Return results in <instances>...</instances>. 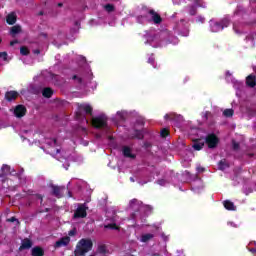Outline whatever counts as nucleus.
<instances>
[{"label": "nucleus", "instance_id": "nucleus-1", "mask_svg": "<svg viewBox=\"0 0 256 256\" xmlns=\"http://www.w3.org/2000/svg\"><path fill=\"white\" fill-rule=\"evenodd\" d=\"M93 250V241L89 238H82L76 245L74 256H85Z\"/></svg>", "mask_w": 256, "mask_h": 256}, {"label": "nucleus", "instance_id": "nucleus-2", "mask_svg": "<svg viewBox=\"0 0 256 256\" xmlns=\"http://www.w3.org/2000/svg\"><path fill=\"white\" fill-rule=\"evenodd\" d=\"M107 116L105 115H99L92 118V126H94L95 129H107Z\"/></svg>", "mask_w": 256, "mask_h": 256}, {"label": "nucleus", "instance_id": "nucleus-3", "mask_svg": "<svg viewBox=\"0 0 256 256\" xmlns=\"http://www.w3.org/2000/svg\"><path fill=\"white\" fill-rule=\"evenodd\" d=\"M208 149H215L219 145V137L215 133L208 134L205 138Z\"/></svg>", "mask_w": 256, "mask_h": 256}, {"label": "nucleus", "instance_id": "nucleus-4", "mask_svg": "<svg viewBox=\"0 0 256 256\" xmlns=\"http://www.w3.org/2000/svg\"><path fill=\"white\" fill-rule=\"evenodd\" d=\"M225 29V20H210V30L212 33H219Z\"/></svg>", "mask_w": 256, "mask_h": 256}, {"label": "nucleus", "instance_id": "nucleus-5", "mask_svg": "<svg viewBox=\"0 0 256 256\" xmlns=\"http://www.w3.org/2000/svg\"><path fill=\"white\" fill-rule=\"evenodd\" d=\"M78 109L79 111L76 112L77 119H82V117H85L83 114H81L82 111H84L86 115H93V107H91L89 104H80L78 105Z\"/></svg>", "mask_w": 256, "mask_h": 256}, {"label": "nucleus", "instance_id": "nucleus-6", "mask_svg": "<svg viewBox=\"0 0 256 256\" xmlns=\"http://www.w3.org/2000/svg\"><path fill=\"white\" fill-rule=\"evenodd\" d=\"M87 209L85 204H80L74 212V219H85L87 217Z\"/></svg>", "mask_w": 256, "mask_h": 256}, {"label": "nucleus", "instance_id": "nucleus-7", "mask_svg": "<svg viewBox=\"0 0 256 256\" xmlns=\"http://www.w3.org/2000/svg\"><path fill=\"white\" fill-rule=\"evenodd\" d=\"M147 14L150 16L151 21H153L155 25H161V23H163V18L155 10L148 9Z\"/></svg>", "mask_w": 256, "mask_h": 256}, {"label": "nucleus", "instance_id": "nucleus-8", "mask_svg": "<svg viewBox=\"0 0 256 256\" xmlns=\"http://www.w3.org/2000/svg\"><path fill=\"white\" fill-rule=\"evenodd\" d=\"M50 188L52 189L51 195H53V197H56L57 199L63 198V191H65V186L50 184Z\"/></svg>", "mask_w": 256, "mask_h": 256}, {"label": "nucleus", "instance_id": "nucleus-9", "mask_svg": "<svg viewBox=\"0 0 256 256\" xmlns=\"http://www.w3.org/2000/svg\"><path fill=\"white\" fill-rule=\"evenodd\" d=\"M14 115L18 119H21V117H25V115H27V108L23 105H17L14 109Z\"/></svg>", "mask_w": 256, "mask_h": 256}, {"label": "nucleus", "instance_id": "nucleus-10", "mask_svg": "<svg viewBox=\"0 0 256 256\" xmlns=\"http://www.w3.org/2000/svg\"><path fill=\"white\" fill-rule=\"evenodd\" d=\"M6 175H17V177H19V174H17L15 170L11 171V166L3 164L1 168L0 177H6Z\"/></svg>", "mask_w": 256, "mask_h": 256}, {"label": "nucleus", "instance_id": "nucleus-11", "mask_svg": "<svg viewBox=\"0 0 256 256\" xmlns=\"http://www.w3.org/2000/svg\"><path fill=\"white\" fill-rule=\"evenodd\" d=\"M71 242V238L69 236L66 237H62L60 240H58L55 243V247L59 248V247H67V245H69V243Z\"/></svg>", "mask_w": 256, "mask_h": 256}, {"label": "nucleus", "instance_id": "nucleus-12", "mask_svg": "<svg viewBox=\"0 0 256 256\" xmlns=\"http://www.w3.org/2000/svg\"><path fill=\"white\" fill-rule=\"evenodd\" d=\"M17 97H19V92L15 91V90H11V91H7L5 93V99L6 101H15V99H17Z\"/></svg>", "mask_w": 256, "mask_h": 256}, {"label": "nucleus", "instance_id": "nucleus-13", "mask_svg": "<svg viewBox=\"0 0 256 256\" xmlns=\"http://www.w3.org/2000/svg\"><path fill=\"white\" fill-rule=\"evenodd\" d=\"M33 247V242L29 238H25L22 240V243L19 247V251H23L25 249H31Z\"/></svg>", "mask_w": 256, "mask_h": 256}, {"label": "nucleus", "instance_id": "nucleus-14", "mask_svg": "<svg viewBox=\"0 0 256 256\" xmlns=\"http://www.w3.org/2000/svg\"><path fill=\"white\" fill-rule=\"evenodd\" d=\"M122 153L124 157H127L128 159H136L137 155L131 153V148L129 146H124L122 148Z\"/></svg>", "mask_w": 256, "mask_h": 256}, {"label": "nucleus", "instance_id": "nucleus-15", "mask_svg": "<svg viewBox=\"0 0 256 256\" xmlns=\"http://www.w3.org/2000/svg\"><path fill=\"white\" fill-rule=\"evenodd\" d=\"M6 23L8 25H15L17 23V15L14 12H11L6 17Z\"/></svg>", "mask_w": 256, "mask_h": 256}, {"label": "nucleus", "instance_id": "nucleus-16", "mask_svg": "<svg viewBox=\"0 0 256 256\" xmlns=\"http://www.w3.org/2000/svg\"><path fill=\"white\" fill-rule=\"evenodd\" d=\"M246 85L248 87H251V88L256 87V77H255V75H249V76L246 77Z\"/></svg>", "mask_w": 256, "mask_h": 256}, {"label": "nucleus", "instance_id": "nucleus-17", "mask_svg": "<svg viewBox=\"0 0 256 256\" xmlns=\"http://www.w3.org/2000/svg\"><path fill=\"white\" fill-rule=\"evenodd\" d=\"M31 255L32 256H44L45 250H43L40 246H35L34 248H32Z\"/></svg>", "mask_w": 256, "mask_h": 256}, {"label": "nucleus", "instance_id": "nucleus-18", "mask_svg": "<svg viewBox=\"0 0 256 256\" xmlns=\"http://www.w3.org/2000/svg\"><path fill=\"white\" fill-rule=\"evenodd\" d=\"M225 209L227 211H237V206L231 200H225Z\"/></svg>", "mask_w": 256, "mask_h": 256}, {"label": "nucleus", "instance_id": "nucleus-19", "mask_svg": "<svg viewBox=\"0 0 256 256\" xmlns=\"http://www.w3.org/2000/svg\"><path fill=\"white\" fill-rule=\"evenodd\" d=\"M42 95L46 99H51V97H53V89H51L49 87L44 88L42 91Z\"/></svg>", "mask_w": 256, "mask_h": 256}, {"label": "nucleus", "instance_id": "nucleus-20", "mask_svg": "<svg viewBox=\"0 0 256 256\" xmlns=\"http://www.w3.org/2000/svg\"><path fill=\"white\" fill-rule=\"evenodd\" d=\"M204 145H205V142H202L201 140H195L193 144V149H195V151H201Z\"/></svg>", "mask_w": 256, "mask_h": 256}, {"label": "nucleus", "instance_id": "nucleus-21", "mask_svg": "<svg viewBox=\"0 0 256 256\" xmlns=\"http://www.w3.org/2000/svg\"><path fill=\"white\" fill-rule=\"evenodd\" d=\"M18 33H21V26L20 25L12 26L10 29V35H12V37H15V35H18Z\"/></svg>", "mask_w": 256, "mask_h": 256}, {"label": "nucleus", "instance_id": "nucleus-22", "mask_svg": "<svg viewBox=\"0 0 256 256\" xmlns=\"http://www.w3.org/2000/svg\"><path fill=\"white\" fill-rule=\"evenodd\" d=\"M145 138V135H143V131L141 130H135L134 131V134L132 136V139H139V140H142Z\"/></svg>", "mask_w": 256, "mask_h": 256}, {"label": "nucleus", "instance_id": "nucleus-23", "mask_svg": "<svg viewBox=\"0 0 256 256\" xmlns=\"http://www.w3.org/2000/svg\"><path fill=\"white\" fill-rule=\"evenodd\" d=\"M105 229H111L112 231H119V226L115 223H110L104 226Z\"/></svg>", "mask_w": 256, "mask_h": 256}, {"label": "nucleus", "instance_id": "nucleus-24", "mask_svg": "<svg viewBox=\"0 0 256 256\" xmlns=\"http://www.w3.org/2000/svg\"><path fill=\"white\" fill-rule=\"evenodd\" d=\"M153 239V234H144L141 237L142 243H147V241H151Z\"/></svg>", "mask_w": 256, "mask_h": 256}, {"label": "nucleus", "instance_id": "nucleus-25", "mask_svg": "<svg viewBox=\"0 0 256 256\" xmlns=\"http://www.w3.org/2000/svg\"><path fill=\"white\" fill-rule=\"evenodd\" d=\"M170 133H169V129L167 128H163L160 131V136L162 137V139H167V137H169Z\"/></svg>", "mask_w": 256, "mask_h": 256}, {"label": "nucleus", "instance_id": "nucleus-26", "mask_svg": "<svg viewBox=\"0 0 256 256\" xmlns=\"http://www.w3.org/2000/svg\"><path fill=\"white\" fill-rule=\"evenodd\" d=\"M30 51L29 48H27V46H22L20 47V54L23 56H27L29 55Z\"/></svg>", "mask_w": 256, "mask_h": 256}, {"label": "nucleus", "instance_id": "nucleus-27", "mask_svg": "<svg viewBox=\"0 0 256 256\" xmlns=\"http://www.w3.org/2000/svg\"><path fill=\"white\" fill-rule=\"evenodd\" d=\"M147 63L153 66L154 69H159V67H157V65L155 64V57L150 56L147 60Z\"/></svg>", "mask_w": 256, "mask_h": 256}, {"label": "nucleus", "instance_id": "nucleus-28", "mask_svg": "<svg viewBox=\"0 0 256 256\" xmlns=\"http://www.w3.org/2000/svg\"><path fill=\"white\" fill-rule=\"evenodd\" d=\"M239 149H241V145L239 144V142L232 140V150L239 151Z\"/></svg>", "mask_w": 256, "mask_h": 256}, {"label": "nucleus", "instance_id": "nucleus-29", "mask_svg": "<svg viewBox=\"0 0 256 256\" xmlns=\"http://www.w3.org/2000/svg\"><path fill=\"white\" fill-rule=\"evenodd\" d=\"M104 9L108 12V13H113V11H115V6H113V4H106L104 6Z\"/></svg>", "mask_w": 256, "mask_h": 256}, {"label": "nucleus", "instance_id": "nucleus-30", "mask_svg": "<svg viewBox=\"0 0 256 256\" xmlns=\"http://www.w3.org/2000/svg\"><path fill=\"white\" fill-rule=\"evenodd\" d=\"M98 253L105 255V253H107V246L105 245L98 246Z\"/></svg>", "mask_w": 256, "mask_h": 256}, {"label": "nucleus", "instance_id": "nucleus-31", "mask_svg": "<svg viewBox=\"0 0 256 256\" xmlns=\"http://www.w3.org/2000/svg\"><path fill=\"white\" fill-rule=\"evenodd\" d=\"M235 111L233 109H225V117H233Z\"/></svg>", "mask_w": 256, "mask_h": 256}, {"label": "nucleus", "instance_id": "nucleus-32", "mask_svg": "<svg viewBox=\"0 0 256 256\" xmlns=\"http://www.w3.org/2000/svg\"><path fill=\"white\" fill-rule=\"evenodd\" d=\"M218 169L220 171H225V160H220L218 163Z\"/></svg>", "mask_w": 256, "mask_h": 256}, {"label": "nucleus", "instance_id": "nucleus-33", "mask_svg": "<svg viewBox=\"0 0 256 256\" xmlns=\"http://www.w3.org/2000/svg\"><path fill=\"white\" fill-rule=\"evenodd\" d=\"M189 13H190V15H192V16L197 15V7H195V6H190Z\"/></svg>", "mask_w": 256, "mask_h": 256}, {"label": "nucleus", "instance_id": "nucleus-34", "mask_svg": "<svg viewBox=\"0 0 256 256\" xmlns=\"http://www.w3.org/2000/svg\"><path fill=\"white\" fill-rule=\"evenodd\" d=\"M196 7H205V2L203 0H194Z\"/></svg>", "mask_w": 256, "mask_h": 256}, {"label": "nucleus", "instance_id": "nucleus-35", "mask_svg": "<svg viewBox=\"0 0 256 256\" xmlns=\"http://www.w3.org/2000/svg\"><path fill=\"white\" fill-rule=\"evenodd\" d=\"M72 79L74 81H77V83H83V79L81 77L77 76V75H73Z\"/></svg>", "mask_w": 256, "mask_h": 256}, {"label": "nucleus", "instance_id": "nucleus-36", "mask_svg": "<svg viewBox=\"0 0 256 256\" xmlns=\"http://www.w3.org/2000/svg\"><path fill=\"white\" fill-rule=\"evenodd\" d=\"M8 54L7 52H0V59L2 58L3 61H7Z\"/></svg>", "mask_w": 256, "mask_h": 256}, {"label": "nucleus", "instance_id": "nucleus-37", "mask_svg": "<svg viewBox=\"0 0 256 256\" xmlns=\"http://www.w3.org/2000/svg\"><path fill=\"white\" fill-rule=\"evenodd\" d=\"M34 197H36V199L40 200V205H43V195L41 194H35Z\"/></svg>", "mask_w": 256, "mask_h": 256}, {"label": "nucleus", "instance_id": "nucleus-38", "mask_svg": "<svg viewBox=\"0 0 256 256\" xmlns=\"http://www.w3.org/2000/svg\"><path fill=\"white\" fill-rule=\"evenodd\" d=\"M7 221H8V223H15V221H17V223H19V220H17V218L15 216L8 218Z\"/></svg>", "mask_w": 256, "mask_h": 256}, {"label": "nucleus", "instance_id": "nucleus-39", "mask_svg": "<svg viewBox=\"0 0 256 256\" xmlns=\"http://www.w3.org/2000/svg\"><path fill=\"white\" fill-rule=\"evenodd\" d=\"M196 22H197V23H205V17H203V16H198Z\"/></svg>", "mask_w": 256, "mask_h": 256}, {"label": "nucleus", "instance_id": "nucleus-40", "mask_svg": "<svg viewBox=\"0 0 256 256\" xmlns=\"http://www.w3.org/2000/svg\"><path fill=\"white\" fill-rule=\"evenodd\" d=\"M76 233H77V230L73 229V230H70V231H69L68 235H69L70 237H73V235H75Z\"/></svg>", "mask_w": 256, "mask_h": 256}, {"label": "nucleus", "instance_id": "nucleus-41", "mask_svg": "<svg viewBox=\"0 0 256 256\" xmlns=\"http://www.w3.org/2000/svg\"><path fill=\"white\" fill-rule=\"evenodd\" d=\"M144 147H145V149L151 148L152 147L151 142H145Z\"/></svg>", "mask_w": 256, "mask_h": 256}, {"label": "nucleus", "instance_id": "nucleus-42", "mask_svg": "<svg viewBox=\"0 0 256 256\" xmlns=\"http://www.w3.org/2000/svg\"><path fill=\"white\" fill-rule=\"evenodd\" d=\"M197 171H198V173H203L205 171V168L198 166Z\"/></svg>", "mask_w": 256, "mask_h": 256}, {"label": "nucleus", "instance_id": "nucleus-43", "mask_svg": "<svg viewBox=\"0 0 256 256\" xmlns=\"http://www.w3.org/2000/svg\"><path fill=\"white\" fill-rule=\"evenodd\" d=\"M209 117H211V112H205L204 118L207 120Z\"/></svg>", "mask_w": 256, "mask_h": 256}, {"label": "nucleus", "instance_id": "nucleus-44", "mask_svg": "<svg viewBox=\"0 0 256 256\" xmlns=\"http://www.w3.org/2000/svg\"><path fill=\"white\" fill-rule=\"evenodd\" d=\"M33 53H34V55H40L41 54V50L35 49V50H33Z\"/></svg>", "mask_w": 256, "mask_h": 256}, {"label": "nucleus", "instance_id": "nucleus-45", "mask_svg": "<svg viewBox=\"0 0 256 256\" xmlns=\"http://www.w3.org/2000/svg\"><path fill=\"white\" fill-rule=\"evenodd\" d=\"M16 43H19V41H17V40L11 41V42H10L11 47H13V45H16Z\"/></svg>", "mask_w": 256, "mask_h": 256}, {"label": "nucleus", "instance_id": "nucleus-46", "mask_svg": "<svg viewBox=\"0 0 256 256\" xmlns=\"http://www.w3.org/2000/svg\"><path fill=\"white\" fill-rule=\"evenodd\" d=\"M135 203H137V199L131 200V202H130L131 207H133V204H135Z\"/></svg>", "mask_w": 256, "mask_h": 256}, {"label": "nucleus", "instance_id": "nucleus-47", "mask_svg": "<svg viewBox=\"0 0 256 256\" xmlns=\"http://www.w3.org/2000/svg\"><path fill=\"white\" fill-rule=\"evenodd\" d=\"M250 253L255 254V253H256V249H255V248H251V249H250Z\"/></svg>", "mask_w": 256, "mask_h": 256}, {"label": "nucleus", "instance_id": "nucleus-48", "mask_svg": "<svg viewBox=\"0 0 256 256\" xmlns=\"http://www.w3.org/2000/svg\"><path fill=\"white\" fill-rule=\"evenodd\" d=\"M159 185H163L165 183V180H158Z\"/></svg>", "mask_w": 256, "mask_h": 256}, {"label": "nucleus", "instance_id": "nucleus-49", "mask_svg": "<svg viewBox=\"0 0 256 256\" xmlns=\"http://www.w3.org/2000/svg\"><path fill=\"white\" fill-rule=\"evenodd\" d=\"M68 197L69 198L73 197V193L71 191H68Z\"/></svg>", "mask_w": 256, "mask_h": 256}, {"label": "nucleus", "instance_id": "nucleus-50", "mask_svg": "<svg viewBox=\"0 0 256 256\" xmlns=\"http://www.w3.org/2000/svg\"><path fill=\"white\" fill-rule=\"evenodd\" d=\"M41 36L47 39V33H42Z\"/></svg>", "mask_w": 256, "mask_h": 256}, {"label": "nucleus", "instance_id": "nucleus-51", "mask_svg": "<svg viewBox=\"0 0 256 256\" xmlns=\"http://www.w3.org/2000/svg\"><path fill=\"white\" fill-rule=\"evenodd\" d=\"M226 77H231V73L230 72H226Z\"/></svg>", "mask_w": 256, "mask_h": 256}, {"label": "nucleus", "instance_id": "nucleus-52", "mask_svg": "<svg viewBox=\"0 0 256 256\" xmlns=\"http://www.w3.org/2000/svg\"><path fill=\"white\" fill-rule=\"evenodd\" d=\"M50 209L49 208H46L45 209V213H49Z\"/></svg>", "mask_w": 256, "mask_h": 256}, {"label": "nucleus", "instance_id": "nucleus-53", "mask_svg": "<svg viewBox=\"0 0 256 256\" xmlns=\"http://www.w3.org/2000/svg\"><path fill=\"white\" fill-rule=\"evenodd\" d=\"M38 15H44V13H43V11H40L39 13H38Z\"/></svg>", "mask_w": 256, "mask_h": 256}, {"label": "nucleus", "instance_id": "nucleus-54", "mask_svg": "<svg viewBox=\"0 0 256 256\" xmlns=\"http://www.w3.org/2000/svg\"><path fill=\"white\" fill-rule=\"evenodd\" d=\"M53 141H54V145H57V140L55 138L53 139Z\"/></svg>", "mask_w": 256, "mask_h": 256}, {"label": "nucleus", "instance_id": "nucleus-55", "mask_svg": "<svg viewBox=\"0 0 256 256\" xmlns=\"http://www.w3.org/2000/svg\"><path fill=\"white\" fill-rule=\"evenodd\" d=\"M56 153H61V150L60 149H56Z\"/></svg>", "mask_w": 256, "mask_h": 256}, {"label": "nucleus", "instance_id": "nucleus-56", "mask_svg": "<svg viewBox=\"0 0 256 256\" xmlns=\"http://www.w3.org/2000/svg\"><path fill=\"white\" fill-rule=\"evenodd\" d=\"M63 5V3H58V7H61Z\"/></svg>", "mask_w": 256, "mask_h": 256}, {"label": "nucleus", "instance_id": "nucleus-57", "mask_svg": "<svg viewBox=\"0 0 256 256\" xmlns=\"http://www.w3.org/2000/svg\"><path fill=\"white\" fill-rule=\"evenodd\" d=\"M228 225H233V222H228Z\"/></svg>", "mask_w": 256, "mask_h": 256}, {"label": "nucleus", "instance_id": "nucleus-58", "mask_svg": "<svg viewBox=\"0 0 256 256\" xmlns=\"http://www.w3.org/2000/svg\"><path fill=\"white\" fill-rule=\"evenodd\" d=\"M225 167H229V164L225 163Z\"/></svg>", "mask_w": 256, "mask_h": 256}, {"label": "nucleus", "instance_id": "nucleus-59", "mask_svg": "<svg viewBox=\"0 0 256 256\" xmlns=\"http://www.w3.org/2000/svg\"><path fill=\"white\" fill-rule=\"evenodd\" d=\"M167 117H169V115L166 114V115H165V118L167 119Z\"/></svg>", "mask_w": 256, "mask_h": 256}, {"label": "nucleus", "instance_id": "nucleus-60", "mask_svg": "<svg viewBox=\"0 0 256 256\" xmlns=\"http://www.w3.org/2000/svg\"><path fill=\"white\" fill-rule=\"evenodd\" d=\"M222 115H225V111L222 112Z\"/></svg>", "mask_w": 256, "mask_h": 256}, {"label": "nucleus", "instance_id": "nucleus-61", "mask_svg": "<svg viewBox=\"0 0 256 256\" xmlns=\"http://www.w3.org/2000/svg\"><path fill=\"white\" fill-rule=\"evenodd\" d=\"M3 41V39L0 38V43Z\"/></svg>", "mask_w": 256, "mask_h": 256}, {"label": "nucleus", "instance_id": "nucleus-62", "mask_svg": "<svg viewBox=\"0 0 256 256\" xmlns=\"http://www.w3.org/2000/svg\"><path fill=\"white\" fill-rule=\"evenodd\" d=\"M131 179V181H135L133 178H130Z\"/></svg>", "mask_w": 256, "mask_h": 256}, {"label": "nucleus", "instance_id": "nucleus-63", "mask_svg": "<svg viewBox=\"0 0 256 256\" xmlns=\"http://www.w3.org/2000/svg\"><path fill=\"white\" fill-rule=\"evenodd\" d=\"M222 204L225 205V201H223Z\"/></svg>", "mask_w": 256, "mask_h": 256}, {"label": "nucleus", "instance_id": "nucleus-64", "mask_svg": "<svg viewBox=\"0 0 256 256\" xmlns=\"http://www.w3.org/2000/svg\"><path fill=\"white\" fill-rule=\"evenodd\" d=\"M0 223H1V220H0Z\"/></svg>", "mask_w": 256, "mask_h": 256}]
</instances>
